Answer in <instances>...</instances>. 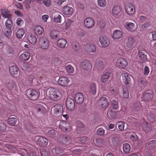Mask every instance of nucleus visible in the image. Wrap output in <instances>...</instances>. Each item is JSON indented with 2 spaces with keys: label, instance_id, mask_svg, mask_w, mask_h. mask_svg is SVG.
I'll list each match as a JSON object with an SVG mask.
<instances>
[{
  "label": "nucleus",
  "instance_id": "nucleus-30",
  "mask_svg": "<svg viewBox=\"0 0 156 156\" xmlns=\"http://www.w3.org/2000/svg\"><path fill=\"white\" fill-rule=\"evenodd\" d=\"M17 121L16 117H12V116H10L8 120V122L9 124L11 126H14Z\"/></svg>",
  "mask_w": 156,
  "mask_h": 156
},
{
  "label": "nucleus",
  "instance_id": "nucleus-5",
  "mask_svg": "<svg viewBox=\"0 0 156 156\" xmlns=\"http://www.w3.org/2000/svg\"><path fill=\"white\" fill-rule=\"evenodd\" d=\"M62 12L68 17L71 16L74 12L73 9L69 6H64L62 9Z\"/></svg>",
  "mask_w": 156,
  "mask_h": 156
},
{
  "label": "nucleus",
  "instance_id": "nucleus-52",
  "mask_svg": "<svg viewBox=\"0 0 156 156\" xmlns=\"http://www.w3.org/2000/svg\"><path fill=\"white\" fill-rule=\"evenodd\" d=\"M49 137H54L55 136V131L54 130H51L49 131L48 134Z\"/></svg>",
  "mask_w": 156,
  "mask_h": 156
},
{
  "label": "nucleus",
  "instance_id": "nucleus-53",
  "mask_svg": "<svg viewBox=\"0 0 156 156\" xmlns=\"http://www.w3.org/2000/svg\"><path fill=\"white\" fill-rule=\"evenodd\" d=\"M16 23L18 26H20L23 24L24 21L21 18H19L17 19Z\"/></svg>",
  "mask_w": 156,
  "mask_h": 156
},
{
  "label": "nucleus",
  "instance_id": "nucleus-12",
  "mask_svg": "<svg viewBox=\"0 0 156 156\" xmlns=\"http://www.w3.org/2000/svg\"><path fill=\"white\" fill-rule=\"evenodd\" d=\"M70 80L66 76H60L57 82L61 86L66 87L68 84Z\"/></svg>",
  "mask_w": 156,
  "mask_h": 156
},
{
  "label": "nucleus",
  "instance_id": "nucleus-41",
  "mask_svg": "<svg viewBox=\"0 0 156 156\" xmlns=\"http://www.w3.org/2000/svg\"><path fill=\"white\" fill-rule=\"evenodd\" d=\"M148 147L151 149L156 147V141L153 140L149 141L148 144Z\"/></svg>",
  "mask_w": 156,
  "mask_h": 156
},
{
  "label": "nucleus",
  "instance_id": "nucleus-54",
  "mask_svg": "<svg viewBox=\"0 0 156 156\" xmlns=\"http://www.w3.org/2000/svg\"><path fill=\"white\" fill-rule=\"evenodd\" d=\"M42 2L46 6L50 7L51 5L50 0H42Z\"/></svg>",
  "mask_w": 156,
  "mask_h": 156
},
{
  "label": "nucleus",
  "instance_id": "nucleus-42",
  "mask_svg": "<svg viewBox=\"0 0 156 156\" xmlns=\"http://www.w3.org/2000/svg\"><path fill=\"white\" fill-rule=\"evenodd\" d=\"M96 66L99 69H102L104 67L103 62L101 60H98L96 63Z\"/></svg>",
  "mask_w": 156,
  "mask_h": 156
},
{
  "label": "nucleus",
  "instance_id": "nucleus-22",
  "mask_svg": "<svg viewBox=\"0 0 156 156\" xmlns=\"http://www.w3.org/2000/svg\"><path fill=\"white\" fill-rule=\"evenodd\" d=\"M85 50L89 52H94L96 51V48L95 46L92 44H89L85 46Z\"/></svg>",
  "mask_w": 156,
  "mask_h": 156
},
{
  "label": "nucleus",
  "instance_id": "nucleus-50",
  "mask_svg": "<svg viewBox=\"0 0 156 156\" xmlns=\"http://www.w3.org/2000/svg\"><path fill=\"white\" fill-rule=\"evenodd\" d=\"M105 130L101 128L98 129L97 131V134L100 136L104 135L105 134Z\"/></svg>",
  "mask_w": 156,
  "mask_h": 156
},
{
  "label": "nucleus",
  "instance_id": "nucleus-4",
  "mask_svg": "<svg viewBox=\"0 0 156 156\" xmlns=\"http://www.w3.org/2000/svg\"><path fill=\"white\" fill-rule=\"evenodd\" d=\"M98 103L101 108L104 109L106 108L109 106L108 99L104 97H101L99 100Z\"/></svg>",
  "mask_w": 156,
  "mask_h": 156
},
{
  "label": "nucleus",
  "instance_id": "nucleus-43",
  "mask_svg": "<svg viewBox=\"0 0 156 156\" xmlns=\"http://www.w3.org/2000/svg\"><path fill=\"white\" fill-rule=\"evenodd\" d=\"M15 86V84L12 80H10L7 84V87L10 90H12Z\"/></svg>",
  "mask_w": 156,
  "mask_h": 156
},
{
  "label": "nucleus",
  "instance_id": "nucleus-19",
  "mask_svg": "<svg viewBox=\"0 0 156 156\" xmlns=\"http://www.w3.org/2000/svg\"><path fill=\"white\" fill-rule=\"evenodd\" d=\"M125 41L126 43V46L127 48H132L133 47L135 42L134 39L132 37H129L126 38Z\"/></svg>",
  "mask_w": 156,
  "mask_h": 156
},
{
  "label": "nucleus",
  "instance_id": "nucleus-25",
  "mask_svg": "<svg viewBox=\"0 0 156 156\" xmlns=\"http://www.w3.org/2000/svg\"><path fill=\"white\" fill-rule=\"evenodd\" d=\"M67 43V41L63 38L60 39L57 41V46L60 48H62L65 47Z\"/></svg>",
  "mask_w": 156,
  "mask_h": 156
},
{
  "label": "nucleus",
  "instance_id": "nucleus-61",
  "mask_svg": "<svg viewBox=\"0 0 156 156\" xmlns=\"http://www.w3.org/2000/svg\"><path fill=\"white\" fill-rule=\"evenodd\" d=\"M150 72L149 69L147 66H145L144 68V74L145 75H148Z\"/></svg>",
  "mask_w": 156,
  "mask_h": 156
},
{
  "label": "nucleus",
  "instance_id": "nucleus-21",
  "mask_svg": "<svg viewBox=\"0 0 156 156\" xmlns=\"http://www.w3.org/2000/svg\"><path fill=\"white\" fill-rule=\"evenodd\" d=\"M81 66L83 69L86 70L89 69L92 67L90 62L87 60H84L81 63Z\"/></svg>",
  "mask_w": 156,
  "mask_h": 156
},
{
  "label": "nucleus",
  "instance_id": "nucleus-9",
  "mask_svg": "<svg viewBox=\"0 0 156 156\" xmlns=\"http://www.w3.org/2000/svg\"><path fill=\"white\" fill-rule=\"evenodd\" d=\"M27 95L29 98L31 100L36 99L38 97V93L37 90L34 89L29 90Z\"/></svg>",
  "mask_w": 156,
  "mask_h": 156
},
{
  "label": "nucleus",
  "instance_id": "nucleus-35",
  "mask_svg": "<svg viewBox=\"0 0 156 156\" xmlns=\"http://www.w3.org/2000/svg\"><path fill=\"white\" fill-rule=\"evenodd\" d=\"M36 109L37 112L42 113H44L46 111L45 107L41 105H38L36 106Z\"/></svg>",
  "mask_w": 156,
  "mask_h": 156
},
{
  "label": "nucleus",
  "instance_id": "nucleus-26",
  "mask_svg": "<svg viewBox=\"0 0 156 156\" xmlns=\"http://www.w3.org/2000/svg\"><path fill=\"white\" fill-rule=\"evenodd\" d=\"M30 56V53L25 51L20 55V58L22 61H27L29 59Z\"/></svg>",
  "mask_w": 156,
  "mask_h": 156
},
{
  "label": "nucleus",
  "instance_id": "nucleus-13",
  "mask_svg": "<svg viewBox=\"0 0 156 156\" xmlns=\"http://www.w3.org/2000/svg\"><path fill=\"white\" fill-rule=\"evenodd\" d=\"M75 99L76 103L81 105L84 101V97L83 94L80 93L76 94L75 95Z\"/></svg>",
  "mask_w": 156,
  "mask_h": 156
},
{
  "label": "nucleus",
  "instance_id": "nucleus-8",
  "mask_svg": "<svg viewBox=\"0 0 156 156\" xmlns=\"http://www.w3.org/2000/svg\"><path fill=\"white\" fill-rule=\"evenodd\" d=\"M52 108L53 110L54 113L55 115L61 114L63 111V106L61 104H56Z\"/></svg>",
  "mask_w": 156,
  "mask_h": 156
},
{
  "label": "nucleus",
  "instance_id": "nucleus-16",
  "mask_svg": "<svg viewBox=\"0 0 156 156\" xmlns=\"http://www.w3.org/2000/svg\"><path fill=\"white\" fill-rule=\"evenodd\" d=\"M4 151L9 153H14L17 151L16 149L12 145L5 144L4 146Z\"/></svg>",
  "mask_w": 156,
  "mask_h": 156
},
{
  "label": "nucleus",
  "instance_id": "nucleus-40",
  "mask_svg": "<svg viewBox=\"0 0 156 156\" xmlns=\"http://www.w3.org/2000/svg\"><path fill=\"white\" fill-rule=\"evenodd\" d=\"M24 34V31L23 29L20 28L16 33L17 37L18 38H21Z\"/></svg>",
  "mask_w": 156,
  "mask_h": 156
},
{
  "label": "nucleus",
  "instance_id": "nucleus-7",
  "mask_svg": "<svg viewBox=\"0 0 156 156\" xmlns=\"http://www.w3.org/2000/svg\"><path fill=\"white\" fill-rule=\"evenodd\" d=\"M116 64L118 68L123 69L127 66L128 62L125 59L120 58L117 60Z\"/></svg>",
  "mask_w": 156,
  "mask_h": 156
},
{
  "label": "nucleus",
  "instance_id": "nucleus-46",
  "mask_svg": "<svg viewBox=\"0 0 156 156\" xmlns=\"http://www.w3.org/2000/svg\"><path fill=\"white\" fill-rule=\"evenodd\" d=\"M5 31L6 36L7 37L9 38L11 35L12 30L11 28H6Z\"/></svg>",
  "mask_w": 156,
  "mask_h": 156
},
{
  "label": "nucleus",
  "instance_id": "nucleus-47",
  "mask_svg": "<svg viewBox=\"0 0 156 156\" xmlns=\"http://www.w3.org/2000/svg\"><path fill=\"white\" fill-rule=\"evenodd\" d=\"M117 124L118 125L119 129L120 131H123L124 129L125 123L122 121L118 122Z\"/></svg>",
  "mask_w": 156,
  "mask_h": 156
},
{
  "label": "nucleus",
  "instance_id": "nucleus-49",
  "mask_svg": "<svg viewBox=\"0 0 156 156\" xmlns=\"http://www.w3.org/2000/svg\"><path fill=\"white\" fill-rule=\"evenodd\" d=\"M138 55L140 59L146 61L147 60V56L143 52H139Z\"/></svg>",
  "mask_w": 156,
  "mask_h": 156
},
{
  "label": "nucleus",
  "instance_id": "nucleus-18",
  "mask_svg": "<svg viewBox=\"0 0 156 156\" xmlns=\"http://www.w3.org/2000/svg\"><path fill=\"white\" fill-rule=\"evenodd\" d=\"M34 31L35 34L37 36H40L43 35L44 31L43 28L40 26H37L34 28Z\"/></svg>",
  "mask_w": 156,
  "mask_h": 156
},
{
  "label": "nucleus",
  "instance_id": "nucleus-23",
  "mask_svg": "<svg viewBox=\"0 0 156 156\" xmlns=\"http://www.w3.org/2000/svg\"><path fill=\"white\" fill-rule=\"evenodd\" d=\"M122 31L119 30H115L113 33L112 37L114 39H118L122 37Z\"/></svg>",
  "mask_w": 156,
  "mask_h": 156
},
{
  "label": "nucleus",
  "instance_id": "nucleus-10",
  "mask_svg": "<svg viewBox=\"0 0 156 156\" xmlns=\"http://www.w3.org/2000/svg\"><path fill=\"white\" fill-rule=\"evenodd\" d=\"M70 124L66 121H61L59 125V128L63 131L66 132L70 129Z\"/></svg>",
  "mask_w": 156,
  "mask_h": 156
},
{
  "label": "nucleus",
  "instance_id": "nucleus-56",
  "mask_svg": "<svg viewBox=\"0 0 156 156\" xmlns=\"http://www.w3.org/2000/svg\"><path fill=\"white\" fill-rule=\"evenodd\" d=\"M146 126L144 128V130L146 133L150 132L151 130V127L150 125H146Z\"/></svg>",
  "mask_w": 156,
  "mask_h": 156
},
{
  "label": "nucleus",
  "instance_id": "nucleus-29",
  "mask_svg": "<svg viewBox=\"0 0 156 156\" xmlns=\"http://www.w3.org/2000/svg\"><path fill=\"white\" fill-rule=\"evenodd\" d=\"M9 70L10 73L12 75H16L18 73V69L16 65L10 66Z\"/></svg>",
  "mask_w": 156,
  "mask_h": 156
},
{
  "label": "nucleus",
  "instance_id": "nucleus-51",
  "mask_svg": "<svg viewBox=\"0 0 156 156\" xmlns=\"http://www.w3.org/2000/svg\"><path fill=\"white\" fill-rule=\"evenodd\" d=\"M84 126L82 123H80V126H77L76 130L79 133H81L84 130Z\"/></svg>",
  "mask_w": 156,
  "mask_h": 156
},
{
  "label": "nucleus",
  "instance_id": "nucleus-44",
  "mask_svg": "<svg viewBox=\"0 0 156 156\" xmlns=\"http://www.w3.org/2000/svg\"><path fill=\"white\" fill-rule=\"evenodd\" d=\"M98 4L100 7H104L106 6L107 3L105 0H98Z\"/></svg>",
  "mask_w": 156,
  "mask_h": 156
},
{
  "label": "nucleus",
  "instance_id": "nucleus-64",
  "mask_svg": "<svg viewBox=\"0 0 156 156\" xmlns=\"http://www.w3.org/2000/svg\"><path fill=\"white\" fill-rule=\"evenodd\" d=\"M150 26V24L149 23H146L143 24L142 25L141 27L142 29H145L146 28Z\"/></svg>",
  "mask_w": 156,
  "mask_h": 156
},
{
  "label": "nucleus",
  "instance_id": "nucleus-55",
  "mask_svg": "<svg viewBox=\"0 0 156 156\" xmlns=\"http://www.w3.org/2000/svg\"><path fill=\"white\" fill-rule=\"evenodd\" d=\"M110 92L112 94L115 96L118 95L119 93V90L116 89H111Z\"/></svg>",
  "mask_w": 156,
  "mask_h": 156
},
{
  "label": "nucleus",
  "instance_id": "nucleus-39",
  "mask_svg": "<svg viewBox=\"0 0 156 156\" xmlns=\"http://www.w3.org/2000/svg\"><path fill=\"white\" fill-rule=\"evenodd\" d=\"M111 105L113 109L117 110L119 109V106L117 101L113 100L111 102Z\"/></svg>",
  "mask_w": 156,
  "mask_h": 156
},
{
  "label": "nucleus",
  "instance_id": "nucleus-60",
  "mask_svg": "<svg viewBox=\"0 0 156 156\" xmlns=\"http://www.w3.org/2000/svg\"><path fill=\"white\" fill-rule=\"evenodd\" d=\"M87 139L85 136L81 137L79 140L80 142L82 144L84 143L87 141Z\"/></svg>",
  "mask_w": 156,
  "mask_h": 156
},
{
  "label": "nucleus",
  "instance_id": "nucleus-1",
  "mask_svg": "<svg viewBox=\"0 0 156 156\" xmlns=\"http://www.w3.org/2000/svg\"><path fill=\"white\" fill-rule=\"evenodd\" d=\"M49 98L52 100L58 101L60 100L62 97L61 92L58 89L50 88L48 92Z\"/></svg>",
  "mask_w": 156,
  "mask_h": 156
},
{
  "label": "nucleus",
  "instance_id": "nucleus-3",
  "mask_svg": "<svg viewBox=\"0 0 156 156\" xmlns=\"http://www.w3.org/2000/svg\"><path fill=\"white\" fill-rule=\"evenodd\" d=\"M36 137H38L37 141V144L42 147H44L47 146L48 143V140L47 139L41 136H37Z\"/></svg>",
  "mask_w": 156,
  "mask_h": 156
},
{
  "label": "nucleus",
  "instance_id": "nucleus-36",
  "mask_svg": "<svg viewBox=\"0 0 156 156\" xmlns=\"http://www.w3.org/2000/svg\"><path fill=\"white\" fill-rule=\"evenodd\" d=\"M121 9L119 6L115 5L112 9V13L115 15H118L120 12Z\"/></svg>",
  "mask_w": 156,
  "mask_h": 156
},
{
  "label": "nucleus",
  "instance_id": "nucleus-31",
  "mask_svg": "<svg viewBox=\"0 0 156 156\" xmlns=\"http://www.w3.org/2000/svg\"><path fill=\"white\" fill-rule=\"evenodd\" d=\"M123 149L124 152L125 154H129L130 151V147L128 143H125L123 145Z\"/></svg>",
  "mask_w": 156,
  "mask_h": 156
},
{
  "label": "nucleus",
  "instance_id": "nucleus-62",
  "mask_svg": "<svg viewBox=\"0 0 156 156\" xmlns=\"http://www.w3.org/2000/svg\"><path fill=\"white\" fill-rule=\"evenodd\" d=\"M41 154L42 156H48L49 153L48 151L45 150H43L41 151Z\"/></svg>",
  "mask_w": 156,
  "mask_h": 156
},
{
  "label": "nucleus",
  "instance_id": "nucleus-45",
  "mask_svg": "<svg viewBox=\"0 0 156 156\" xmlns=\"http://www.w3.org/2000/svg\"><path fill=\"white\" fill-rule=\"evenodd\" d=\"M5 24L6 28H11L12 26V20L10 18H8L6 21Z\"/></svg>",
  "mask_w": 156,
  "mask_h": 156
},
{
  "label": "nucleus",
  "instance_id": "nucleus-33",
  "mask_svg": "<svg viewBox=\"0 0 156 156\" xmlns=\"http://www.w3.org/2000/svg\"><path fill=\"white\" fill-rule=\"evenodd\" d=\"M53 18L54 21L57 23H60L61 22V16L58 12L54 13L53 14Z\"/></svg>",
  "mask_w": 156,
  "mask_h": 156
},
{
  "label": "nucleus",
  "instance_id": "nucleus-24",
  "mask_svg": "<svg viewBox=\"0 0 156 156\" xmlns=\"http://www.w3.org/2000/svg\"><path fill=\"white\" fill-rule=\"evenodd\" d=\"M1 13L2 16L5 18H10L11 16L10 11L7 9H1Z\"/></svg>",
  "mask_w": 156,
  "mask_h": 156
},
{
  "label": "nucleus",
  "instance_id": "nucleus-57",
  "mask_svg": "<svg viewBox=\"0 0 156 156\" xmlns=\"http://www.w3.org/2000/svg\"><path fill=\"white\" fill-rule=\"evenodd\" d=\"M6 129L5 124L3 122H0V130L4 131Z\"/></svg>",
  "mask_w": 156,
  "mask_h": 156
},
{
  "label": "nucleus",
  "instance_id": "nucleus-37",
  "mask_svg": "<svg viewBox=\"0 0 156 156\" xmlns=\"http://www.w3.org/2000/svg\"><path fill=\"white\" fill-rule=\"evenodd\" d=\"M28 39L29 42L32 44H34L37 41V38L36 37L31 34L29 35Z\"/></svg>",
  "mask_w": 156,
  "mask_h": 156
},
{
  "label": "nucleus",
  "instance_id": "nucleus-38",
  "mask_svg": "<svg viewBox=\"0 0 156 156\" xmlns=\"http://www.w3.org/2000/svg\"><path fill=\"white\" fill-rule=\"evenodd\" d=\"M125 27L128 30L133 31L134 30V24L132 23H126Z\"/></svg>",
  "mask_w": 156,
  "mask_h": 156
},
{
  "label": "nucleus",
  "instance_id": "nucleus-58",
  "mask_svg": "<svg viewBox=\"0 0 156 156\" xmlns=\"http://www.w3.org/2000/svg\"><path fill=\"white\" fill-rule=\"evenodd\" d=\"M54 151L57 154L60 155L61 154L63 150L60 148L58 147L55 148Z\"/></svg>",
  "mask_w": 156,
  "mask_h": 156
},
{
  "label": "nucleus",
  "instance_id": "nucleus-20",
  "mask_svg": "<svg viewBox=\"0 0 156 156\" xmlns=\"http://www.w3.org/2000/svg\"><path fill=\"white\" fill-rule=\"evenodd\" d=\"M110 73L108 72L105 73L101 78V81L104 83L109 82L110 81Z\"/></svg>",
  "mask_w": 156,
  "mask_h": 156
},
{
  "label": "nucleus",
  "instance_id": "nucleus-6",
  "mask_svg": "<svg viewBox=\"0 0 156 156\" xmlns=\"http://www.w3.org/2000/svg\"><path fill=\"white\" fill-rule=\"evenodd\" d=\"M66 104V108L68 110L72 111L74 109L75 107L74 101L70 98H67Z\"/></svg>",
  "mask_w": 156,
  "mask_h": 156
},
{
  "label": "nucleus",
  "instance_id": "nucleus-14",
  "mask_svg": "<svg viewBox=\"0 0 156 156\" xmlns=\"http://www.w3.org/2000/svg\"><path fill=\"white\" fill-rule=\"evenodd\" d=\"M84 24L86 27L91 28L94 25V20L92 18L88 17L85 20Z\"/></svg>",
  "mask_w": 156,
  "mask_h": 156
},
{
  "label": "nucleus",
  "instance_id": "nucleus-17",
  "mask_svg": "<svg viewBox=\"0 0 156 156\" xmlns=\"http://www.w3.org/2000/svg\"><path fill=\"white\" fill-rule=\"evenodd\" d=\"M123 81L126 85L129 84L131 83L130 75L128 73H123L121 75Z\"/></svg>",
  "mask_w": 156,
  "mask_h": 156
},
{
  "label": "nucleus",
  "instance_id": "nucleus-34",
  "mask_svg": "<svg viewBox=\"0 0 156 156\" xmlns=\"http://www.w3.org/2000/svg\"><path fill=\"white\" fill-rule=\"evenodd\" d=\"M153 96V93L152 92L146 93L144 95V99L145 100L149 101L151 100Z\"/></svg>",
  "mask_w": 156,
  "mask_h": 156
},
{
  "label": "nucleus",
  "instance_id": "nucleus-27",
  "mask_svg": "<svg viewBox=\"0 0 156 156\" xmlns=\"http://www.w3.org/2000/svg\"><path fill=\"white\" fill-rule=\"evenodd\" d=\"M50 36L52 39H56L60 37L59 32L57 30H53L50 32Z\"/></svg>",
  "mask_w": 156,
  "mask_h": 156
},
{
  "label": "nucleus",
  "instance_id": "nucleus-28",
  "mask_svg": "<svg viewBox=\"0 0 156 156\" xmlns=\"http://www.w3.org/2000/svg\"><path fill=\"white\" fill-rule=\"evenodd\" d=\"M89 91L91 94L93 95L95 94L96 92V86L94 83H91L90 84Z\"/></svg>",
  "mask_w": 156,
  "mask_h": 156
},
{
  "label": "nucleus",
  "instance_id": "nucleus-2",
  "mask_svg": "<svg viewBox=\"0 0 156 156\" xmlns=\"http://www.w3.org/2000/svg\"><path fill=\"white\" fill-rule=\"evenodd\" d=\"M38 45L40 48L42 49H47L49 45V42L48 39L46 37H41L38 40Z\"/></svg>",
  "mask_w": 156,
  "mask_h": 156
},
{
  "label": "nucleus",
  "instance_id": "nucleus-32",
  "mask_svg": "<svg viewBox=\"0 0 156 156\" xmlns=\"http://www.w3.org/2000/svg\"><path fill=\"white\" fill-rule=\"evenodd\" d=\"M122 97L124 98H128L129 96V89L125 87L123 88V93L122 94Z\"/></svg>",
  "mask_w": 156,
  "mask_h": 156
},
{
  "label": "nucleus",
  "instance_id": "nucleus-48",
  "mask_svg": "<svg viewBox=\"0 0 156 156\" xmlns=\"http://www.w3.org/2000/svg\"><path fill=\"white\" fill-rule=\"evenodd\" d=\"M66 69L69 73H73L74 72V69L71 65H68L66 67Z\"/></svg>",
  "mask_w": 156,
  "mask_h": 156
},
{
  "label": "nucleus",
  "instance_id": "nucleus-59",
  "mask_svg": "<svg viewBox=\"0 0 156 156\" xmlns=\"http://www.w3.org/2000/svg\"><path fill=\"white\" fill-rule=\"evenodd\" d=\"M96 142L99 146H101L103 144V140L101 138H97L96 140Z\"/></svg>",
  "mask_w": 156,
  "mask_h": 156
},
{
  "label": "nucleus",
  "instance_id": "nucleus-63",
  "mask_svg": "<svg viewBox=\"0 0 156 156\" xmlns=\"http://www.w3.org/2000/svg\"><path fill=\"white\" fill-rule=\"evenodd\" d=\"M71 24V22L70 20H68L67 21H66L65 23V25L66 26V29H67L68 28H69Z\"/></svg>",
  "mask_w": 156,
  "mask_h": 156
},
{
  "label": "nucleus",
  "instance_id": "nucleus-11",
  "mask_svg": "<svg viewBox=\"0 0 156 156\" xmlns=\"http://www.w3.org/2000/svg\"><path fill=\"white\" fill-rule=\"evenodd\" d=\"M126 13L130 15L133 14L135 12V8L133 5L131 3L127 4L125 8Z\"/></svg>",
  "mask_w": 156,
  "mask_h": 156
},
{
  "label": "nucleus",
  "instance_id": "nucleus-15",
  "mask_svg": "<svg viewBox=\"0 0 156 156\" xmlns=\"http://www.w3.org/2000/svg\"><path fill=\"white\" fill-rule=\"evenodd\" d=\"M99 41L103 47L108 46L110 44V41L108 38L104 36H101L99 37Z\"/></svg>",
  "mask_w": 156,
  "mask_h": 156
}]
</instances>
